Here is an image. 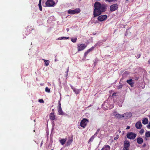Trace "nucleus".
Returning a JSON list of instances; mask_svg holds the SVG:
<instances>
[{"label": "nucleus", "instance_id": "1", "mask_svg": "<svg viewBox=\"0 0 150 150\" xmlns=\"http://www.w3.org/2000/svg\"><path fill=\"white\" fill-rule=\"evenodd\" d=\"M95 9L93 11V15L94 17L100 15L102 12L105 11L106 8L103 4H101L98 2H96L94 4Z\"/></svg>", "mask_w": 150, "mask_h": 150}, {"label": "nucleus", "instance_id": "2", "mask_svg": "<svg viewBox=\"0 0 150 150\" xmlns=\"http://www.w3.org/2000/svg\"><path fill=\"white\" fill-rule=\"evenodd\" d=\"M53 0H47L46 2L45 7H53L56 4Z\"/></svg>", "mask_w": 150, "mask_h": 150}, {"label": "nucleus", "instance_id": "3", "mask_svg": "<svg viewBox=\"0 0 150 150\" xmlns=\"http://www.w3.org/2000/svg\"><path fill=\"white\" fill-rule=\"evenodd\" d=\"M137 136V134L132 132H129L127 133V136L128 138L131 139H134Z\"/></svg>", "mask_w": 150, "mask_h": 150}, {"label": "nucleus", "instance_id": "4", "mask_svg": "<svg viewBox=\"0 0 150 150\" xmlns=\"http://www.w3.org/2000/svg\"><path fill=\"white\" fill-rule=\"evenodd\" d=\"M80 12V9L79 8H77L74 10L70 9L68 11L69 14H75L79 13Z\"/></svg>", "mask_w": 150, "mask_h": 150}, {"label": "nucleus", "instance_id": "5", "mask_svg": "<svg viewBox=\"0 0 150 150\" xmlns=\"http://www.w3.org/2000/svg\"><path fill=\"white\" fill-rule=\"evenodd\" d=\"M88 120L86 119H83L79 125L83 128H84L88 122Z\"/></svg>", "mask_w": 150, "mask_h": 150}, {"label": "nucleus", "instance_id": "6", "mask_svg": "<svg viewBox=\"0 0 150 150\" xmlns=\"http://www.w3.org/2000/svg\"><path fill=\"white\" fill-rule=\"evenodd\" d=\"M86 47V45L84 44H79L77 45V49L79 51H82Z\"/></svg>", "mask_w": 150, "mask_h": 150}, {"label": "nucleus", "instance_id": "7", "mask_svg": "<svg viewBox=\"0 0 150 150\" xmlns=\"http://www.w3.org/2000/svg\"><path fill=\"white\" fill-rule=\"evenodd\" d=\"M124 150H129V148L130 146L129 142L127 141H125L124 142Z\"/></svg>", "mask_w": 150, "mask_h": 150}, {"label": "nucleus", "instance_id": "8", "mask_svg": "<svg viewBox=\"0 0 150 150\" xmlns=\"http://www.w3.org/2000/svg\"><path fill=\"white\" fill-rule=\"evenodd\" d=\"M118 6L117 4L111 5L110 7V9L111 11H114L117 10Z\"/></svg>", "mask_w": 150, "mask_h": 150}, {"label": "nucleus", "instance_id": "9", "mask_svg": "<svg viewBox=\"0 0 150 150\" xmlns=\"http://www.w3.org/2000/svg\"><path fill=\"white\" fill-rule=\"evenodd\" d=\"M106 15H101L98 18V20L100 21H102L105 20L107 18Z\"/></svg>", "mask_w": 150, "mask_h": 150}, {"label": "nucleus", "instance_id": "10", "mask_svg": "<svg viewBox=\"0 0 150 150\" xmlns=\"http://www.w3.org/2000/svg\"><path fill=\"white\" fill-rule=\"evenodd\" d=\"M123 116L125 118H129L132 116V113L130 112H127L124 114Z\"/></svg>", "mask_w": 150, "mask_h": 150}, {"label": "nucleus", "instance_id": "11", "mask_svg": "<svg viewBox=\"0 0 150 150\" xmlns=\"http://www.w3.org/2000/svg\"><path fill=\"white\" fill-rule=\"evenodd\" d=\"M126 81L131 87L133 86L134 83V80L132 79H130L127 80Z\"/></svg>", "mask_w": 150, "mask_h": 150}, {"label": "nucleus", "instance_id": "12", "mask_svg": "<svg viewBox=\"0 0 150 150\" xmlns=\"http://www.w3.org/2000/svg\"><path fill=\"white\" fill-rule=\"evenodd\" d=\"M142 125L140 122H138L135 124L136 127L138 129H140L141 128Z\"/></svg>", "mask_w": 150, "mask_h": 150}, {"label": "nucleus", "instance_id": "13", "mask_svg": "<svg viewBox=\"0 0 150 150\" xmlns=\"http://www.w3.org/2000/svg\"><path fill=\"white\" fill-rule=\"evenodd\" d=\"M58 114L59 115H63L64 114V112L62 110L61 108H58Z\"/></svg>", "mask_w": 150, "mask_h": 150}, {"label": "nucleus", "instance_id": "14", "mask_svg": "<svg viewBox=\"0 0 150 150\" xmlns=\"http://www.w3.org/2000/svg\"><path fill=\"white\" fill-rule=\"evenodd\" d=\"M137 143L139 144H142L143 142V139L141 137H138L137 139Z\"/></svg>", "mask_w": 150, "mask_h": 150}, {"label": "nucleus", "instance_id": "15", "mask_svg": "<svg viewBox=\"0 0 150 150\" xmlns=\"http://www.w3.org/2000/svg\"><path fill=\"white\" fill-rule=\"evenodd\" d=\"M115 117L118 119H120L122 117H124V116H123V115L117 114L115 115Z\"/></svg>", "mask_w": 150, "mask_h": 150}, {"label": "nucleus", "instance_id": "16", "mask_svg": "<svg viewBox=\"0 0 150 150\" xmlns=\"http://www.w3.org/2000/svg\"><path fill=\"white\" fill-rule=\"evenodd\" d=\"M50 117L51 120H54L55 118V116L53 113H51L50 115Z\"/></svg>", "mask_w": 150, "mask_h": 150}, {"label": "nucleus", "instance_id": "17", "mask_svg": "<svg viewBox=\"0 0 150 150\" xmlns=\"http://www.w3.org/2000/svg\"><path fill=\"white\" fill-rule=\"evenodd\" d=\"M148 122V120L147 119L144 118L142 120V123L144 125H146Z\"/></svg>", "mask_w": 150, "mask_h": 150}, {"label": "nucleus", "instance_id": "18", "mask_svg": "<svg viewBox=\"0 0 150 150\" xmlns=\"http://www.w3.org/2000/svg\"><path fill=\"white\" fill-rule=\"evenodd\" d=\"M73 141L72 138H69L68 139V140L67 143V146H68L71 144Z\"/></svg>", "mask_w": 150, "mask_h": 150}, {"label": "nucleus", "instance_id": "19", "mask_svg": "<svg viewBox=\"0 0 150 150\" xmlns=\"http://www.w3.org/2000/svg\"><path fill=\"white\" fill-rule=\"evenodd\" d=\"M81 90V89H78L75 88V89H74L73 91L76 94H78L80 93Z\"/></svg>", "mask_w": 150, "mask_h": 150}, {"label": "nucleus", "instance_id": "20", "mask_svg": "<svg viewBox=\"0 0 150 150\" xmlns=\"http://www.w3.org/2000/svg\"><path fill=\"white\" fill-rule=\"evenodd\" d=\"M69 38V37H62L59 38H58V40H67Z\"/></svg>", "mask_w": 150, "mask_h": 150}, {"label": "nucleus", "instance_id": "21", "mask_svg": "<svg viewBox=\"0 0 150 150\" xmlns=\"http://www.w3.org/2000/svg\"><path fill=\"white\" fill-rule=\"evenodd\" d=\"M42 60L44 61L45 62V64L46 66H47L49 65L50 63V61L49 60H45L44 59H43Z\"/></svg>", "mask_w": 150, "mask_h": 150}, {"label": "nucleus", "instance_id": "22", "mask_svg": "<svg viewBox=\"0 0 150 150\" xmlns=\"http://www.w3.org/2000/svg\"><path fill=\"white\" fill-rule=\"evenodd\" d=\"M67 140L66 139H62L60 140V142L62 145H63Z\"/></svg>", "mask_w": 150, "mask_h": 150}, {"label": "nucleus", "instance_id": "23", "mask_svg": "<svg viewBox=\"0 0 150 150\" xmlns=\"http://www.w3.org/2000/svg\"><path fill=\"white\" fill-rule=\"evenodd\" d=\"M145 136L148 137H150V132H146L145 134Z\"/></svg>", "mask_w": 150, "mask_h": 150}, {"label": "nucleus", "instance_id": "24", "mask_svg": "<svg viewBox=\"0 0 150 150\" xmlns=\"http://www.w3.org/2000/svg\"><path fill=\"white\" fill-rule=\"evenodd\" d=\"M41 0H39V3L38 4V6L39 7L40 10V11H42V7L41 6Z\"/></svg>", "mask_w": 150, "mask_h": 150}, {"label": "nucleus", "instance_id": "25", "mask_svg": "<svg viewBox=\"0 0 150 150\" xmlns=\"http://www.w3.org/2000/svg\"><path fill=\"white\" fill-rule=\"evenodd\" d=\"M45 91L46 92L48 93H50V89L49 88L47 87H46Z\"/></svg>", "mask_w": 150, "mask_h": 150}, {"label": "nucleus", "instance_id": "26", "mask_svg": "<svg viewBox=\"0 0 150 150\" xmlns=\"http://www.w3.org/2000/svg\"><path fill=\"white\" fill-rule=\"evenodd\" d=\"M95 137L96 136L94 135L92 136L89 139L88 143L89 142L93 141Z\"/></svg>", "mask_w": 150, "mask_h": 150}, {"label": "nucleus", "instance_id": "27", "mask_svg": "<svg viewBox=\"0 0 150 150\" xmlns=\"http://www.w3.org/2000/svg\"><path fill=\"white\" fill-rule=\"evenodd\" d=\"M117 0H105V2H108L109 3L114 2Z\"/></svg>", "mask_w": 150, "mask_h": 150}, {"label": "nucleus", "instance_id": "28", "mask_svg": "<svg viewBox=\"0 0 150 150\" xmlns=\"http://www.w3.org/2000/svg\"><path fill=\"white\" fill-rule=\"evenodd\" d=\"M77 39L76 38H71V41L72 42H73L74 43H75L76 42Z\"/></svg>", "mask_w": 150, "mask_h": 150}, {"label": "nucleus", "instance_id": "29", "mask_svg": "<svg viewBox=\"0 0 150 150\" xmlns=\"http://www.w3.org/2000/svg\"><path fill=\"white\" fill-rule=\"evenodd\" d=\"M102 44V43L101 42H98L95 45V46L96 47L97 45H99V46H100Z\"/></svg>", "mask_w": 150, "mask_h": 150}, {"label": "nucleus", "instance_id": "30", "mask_svg": "<svg viewBox=\"0 0 150 150\" xmlns=\"http://www.w3.org/2000/svg\"><path fill=\"white\" fill-rule=\"evenodd\" d=\"M104 147V148H106L109 149H110V147L108 145H105Z\"/></svg>", "mask_w": 150, "mask_h": 150}, {"label": "nucleus", "instance_id": "31", "mask_svg": "<svg viewBox=\"0 0 150 150\" xmlns=\"http://www.w3.org/2000/svg\"><path fill=\"white\" fill-rule=\"evenodd\" d=\"M100 130V129H97L96 132L94 134V136H96L97 135V134L99 132Z\"/></svg>", "mask_w": 150, "mask_h": 150}, {"label": "nucleus", "instance_id": "32", "mask_svg": "<svg viewBox=\"0 0 150 150\" xmlns=\"http://www.w3.org/2000/svg\"><path fill=\"white\" fill-rule=\"evenodd\" d=\"M144 129H141V130L139 132V133H140V134H142L143 133H144Z\"/></svg>", "mask_w": 150, "mask_h": 150}, {"label": "nucleus", "instance_id": "33", "mask_svg": "<svg viewBox=\"0 0 150 150\" xmlns=\"http://www.w3.org/2000/svg\"><path fill=\"white\" fill-rule=\"evenodd\" d=\"M95 47H95L94 45V46L92 47L91 48L89 49L88 50H89V51L91 52L93 50Z\"/></svg>", "mask_w": 150, "mask_h": 150}, {"label": "nucleus", "instance_id": "34", "mask_svg": "<svg viewBox=\"0 0 150 150\" xmlns=\"http://www.w3.org/2000/svg\"><path fill=\"white\" fill-rule=\"evenodd\" d=\"M95 47H95L94 45V46L92 47L91 48L89 49L88 50H89V51L91 52L93 50Z\"/></svg>", "mask_w": 150, "mask_h": 150}, {"label": "nucleus", "instance_id": "35", "mask_svg": "<svg viewBox=\"0 0 150 150\" xmlns=\"http://www.w3.org/2000/svg\"><path fill=\"white\" fill-rule=\"evenodd\" d=\"M117 114V112L115 111H114L112 114V116H114L115 117V115Z\"/></svg>", "mask_w": 150, "mask_h": 150}, {"label": "nucleus", "instance_id": "36", "mask_svg": "<svg viewBox=\"0 0 150 150\" xmlns=\"http://www.w3.org/2000/svg\"><path fill=\"white\" fill-rule=\"evenodd\" d=\"M39 102L40 103H44V100H42V99H40L39 100Z\"/></svg>", "mask_w": 150, "mask_h": 150}, {"label": "nucleus", "instance_id": "37", "mask_svg": "<svg viewBox=\"0 0 150 150\" xmlns=\"http://www.w3.org/2000/svg\"><path fill=\"white\" fill-rule=\"evenodd\" d=\"M119 138V135L118 134H117L116 135V137H115L114 139L115 140H116V139H117Z\"/></svg>", "mask_w": 150, "mask_h": 150}, {"label": "nucleus", "instance_id": "38", "mask_svg": "<svg viewBox=\"0 0 150 150\" xmlns=\"http://www.w3.org/2000/svg\"><path fill=\"white\" fill-rule=\"evenodd\" d=\"M147 127L148 129H150V121H149V124L147 125Z\"/></svg>", "mask_w": 150, "mask_h": 150}, {"label": "nucleus", "instance_id": "39", "mask_svg": "<svg viewBox=\"0 0 150 150\" xmlns=\"http://www.w3.org/2000/svg\"><path fill=\"white\" fill-rule=\"evenodd\" d=\"M58 104H59V105H58V108H61V103H60V101H59V102Z\"/></svg>", "mask_w": 150, "mask_h": 150}, {"label": "nucleus", "instance_id": "40", "mask_svg": "<svg viewBox=\"0 0 150 150\" xmlns=\"http://www.w3.org/2000/svg\"><path fill=\"white\" fill-rule=\"evenodd\" d=\"M122 85H119L118 86V88L120 89V88H122Z\"/></svg>", "mask_w": 150, "mask_h": 150}, {"label": "nucleus", "instance_id": "41", "mask_svg": "<svg viewBox=\"0 0 150 150\" xmlns=\"http://www.w3.org/2000/svg\"><path fill=\"white\" fill-rule=\"evenodd\" d=\"M88 53L87 52H86L84 53L85 57H86L88 55Z\"/></svg>", "mask_w": 150, "mask_h": 150}, {"label": "nucleus", "instance_id": "42", "mask_svg": "<svg viewBox=\"0 0 150 150\" xmlns=\"http://www.w3.org/2000/svg\"><path fill=\"white\" fill-rule=\"evenodd\" d=\"M146 146V144L145 143H144L142 145V146L143 147H145Z\"/></svg>", "mask_w": 150, "mask_h": 150}, {"label": "nucleus", "instance_id": "43", "mask_svg": "<svg viewBox=\"0 0 150 150\" xmlns=\"http://www.w3.org/2000/svg\"><path fill=\"white\" fill-rule=\"evenodd\" d=\"M66 74L65 75V76L66 77H67L68 75V73H67V72H65Z\"/></svg>", "mask_w": 150, "mask_h": 150}, {"label": "nucleus", "instance_id": "44", "mask_svg": "<svg viewBox=\"0 0 150 150\" xmlns=\"http://www.w3.org/2000/svg\"><path fill=\"white\" fill-rule=\"evenodd\" d=\"M71 88L73 89V91L74 90V89L75 88L74 87H73V86H72V85H71Z\"/></svg>", "mask_w": 150, "mask_h": 150}, {"label": "nucleus", "instance_id": "45", "mask_svg": "<svg viewBox=\"0 0 150 150\" xmlns=\"http://www.w3.org/2000/svg\"><path fill=\"white\" fill-rule=\"evenodd\" d=\"M130 128V127L129 126H127V128H126V129H129Z\"/></svg>", "mask_w": 150, "mask_h": 150}, {"label": "nucleus", "instance_id": "46", "mask_svg": "<svg viewBox=\"0 0 150 150\" xmlns=\"http://www.w3.org/2000/svg\"><path fill=\"white\" fill-rule=\"evenodd\" d=\"M69 71V67H68L67 69V71L66 72H67V73H68Z\"/></svg>", "mask_w": 150, "mask_h": 150}, {"label": "nucleus", "instance_id": "47", "mask_svg": "<svg viewBox=\"0 0 150 150\" xmlns=\"http://www.w3.org/2000/svg\"><path fill=\"white\" fill-rule=\"evenodd\" d=\"M147 138H148V137H144V139L146 140H148V139H147Z\"/></svg>", "mask_w": 150, "mask_h": 150}, {"label": "nucleus", "instance_id": "48", "mask_svg": "<svg viewBox=\"0 0 150 150\" xmlns=\"http://www.w3.org/2000/svg\"><path fill=\"white\" fill-rule=\"evenodd\" d=\"M140 57V55H139L137 56V58H139Z\"/></svg>", "mask_w": 150, "mask_h": 150}, {"label": "nucleus", "instance_id": "49", "mask_svg": "<svg viewBox=\"0 0 150 150\" xmlns=\"http://www.w3.org/2000/svg\"><path fill=\"white\" fill-rule=\"evenodd\" d=\"M66 30L67 32H68L69 30V28H67Z\"/></svg>", "mask_w": 150, "mask_h": 150}, {"label": "nucleus", "instance_id": "50", "mask_svg": "<svg viewBox=\"0 0 150 150\" xmlns=\"http://www.w3.org/2000/svg\"><path fill=\"white\" fill-rule=\"evenodd\" d=\"M86 52L88 53L90 52V51H89V50H88Z\"/></svg>", "mask_w": 150, "mask_h": 150}, {"label": "nucleus", "instance_id": "51", "mask_svg": "<svg viewBox=\"0 0 150 150\" xmlns=\"http://www.w3.org/2000/svg\"><path fill=\"white\" fill-rule=\"evenodd\" d=\"M86 52L88 53L90 52V51H89V50H88Z\"/></svg>", "mask_w": 150, "mask_h": 150}, {"label": "nucleus", "instance_id": "52", "mask_svg": "<svg viewBox=\"0 0 150 150\" xmlns=\"http://www.w3.org/2000/svg\"><path fill=\"white\" fill-rule=\"evenodd\" d=\"M148 63L149 64H150V59L148 60Z\"/></svg>", "mask_w": 150, "mask_h": 150}, {"label": "nucleus", "instance_id": "53", "mask_svg": "<svg viewBox=\"0 0 150 150\" xmlns=\"http://www.w3.org/2000/svg\"><path fill=\"white\" fill-rule=\"evenodd\" d=\"M54 61H55V62H56L57 61V59H55L54 60Z\"/></svg>", "mask_w": 150, "mask_h": 150}, {"label": "nucleus", "instance_id": "54", "mask_svg": "<svg viewBox=\"0 0 150 150\" xmlns=\"http://www.w3.org/2000/svg\"><path fill=\"white\" fill-rule=\"evenodd\" d=\"M42 142L41 143V144H40V145H41V146L42 145Z\"/></svg>", "mask_w": 150, "mask_h": 150}, {"label": "nucleus", "instance_id": "55", "mask_svg": "<svg viewBox=\"0 0 150 150\" xmlns=\"http://www.w3.org/2000/svg\"><path fill=\"white\" fill-rule=\"evenodd\" d=\"M119 106L120 107H121L122 106L121 104H120V105H119Z\"/></svg>", "mask_w": 150, "mask_h": 150}, {"label": "nucleus", "instance_id": "56", "mask_svg": "<svg viewBox=\"0 0 150 150\" xmlns=\"http://www.w3.org/2000/svg\"><path fill=\"white\" fill-rule=\"evenodd\" d=\"M149 117L150 118V114L149 115Z\"/></svg>", "mask_w": 150, "mask_h": 150}, {"label": "nucleus", "instance_id": "57", "mask_svg": "<svg viewBox=\"0 0 150 150\" xmlns=\"http://www.w3.org/2000/svg\"><path fill=\"white\" fill-rule=\"evenodd\" d=\"M114 93H113V94H112V96L114 95Z\"/></svg>", "mask_w": 150, "mask_h": 150}, {"label": "nucleus", "instance_id": "58", "mask_svg": "<svg viewBox=\"0 0 150 150\" xmlns=\"http://www.w3.org/2000/svg\"><path fill=\"white\" fill-rule=\"evenodd\" d=\"M127 1H128L129 0H126Z\"/></svg>", "mask_w": 150, "mask_h": 150}, {"label": "nucleus", "instance_id": "59", "mask_svg": "<svg viewBox=\"0 0 150 150\" xmlns=\"http://www.w3.org/2000/svg\"><path fill=\"white\" fill-rule=\"evenodd\" d=\"M51 150H53V149H51Z\"/></svg>", "mask_w": 150, "mask_h": 150}]
</instances>
